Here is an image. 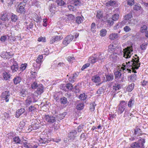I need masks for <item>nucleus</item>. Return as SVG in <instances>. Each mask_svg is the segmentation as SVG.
Returning a JSON list of instances; mask_svg holds the SVG:
<instances>
[{
	"instance_id": "obj_1",
	"label": "nucleus",
	"mask_w": 148,
	"mask_h": 148,
	"mask_svg": "<svg viewBox=\"0 0 148 148\" xmlns=\"http://www.w3.org/2000/svg\"><path fill=\"white\" fill-rule=\"evenodd\" d=\"M136 57L133 56L130 61L126 62V65L128 66L132 70V72L136 73L135 69H138L140 66V63H139V58L136 54L134 55Z\"/></svg>"
},
{
	"instance_id": "obj_2",
	"label": "nucleus",
	"mask_w": 148,
	"mask_h": 148,
	"mask_svg": "<svg viewBox=\"0 0 148 148\" xmlns=\"http://www.w3.org/2000/svg\"><path fill=\"white\" fill-rule=\"evenodd\" d=\"M117 70L114 72L115 79L118 80V79H121V80L120 81L123 82V81L124 77L122 76L121 71L122 70L128 71V73H131L132 71L131 69L127 65L122 66L121 65H119L117 67Z\"/></svg>"
},
{
	"instance_id": "obj_3",
	"label": "nucleus",
	"mask_w": 148,
	"mask_h": 148,
	"mask_svg": "<svg viewBox=\"0 0 148 148\" xmlns=\"http://www.w3.org/2000/svg\"><path fill=\"white\" fill-rule=\"evenodd\" d=\"M145 140L144 138L140 137V139L137 142L133 143L130 146L132 148H145Z\"/></svg>"
},
{
	"instance_id": "obj_4",
	"label": "nucleus",
	"mask_w": 148,
	"mask_h": 148,
	"mask_svg": "<svg viewBox=\"0 0 148 148\" xmlns=\"http://www.w3.org/2000/svg\"><path fill=\"white\" fill-rule=\"evenodd\" d=\"M127 103V101H120L118 107V112L119 113L121 114L123 113L126 108Z\"/></svg>"
},
{
	"instance_id": "obj_5",
	"label": "nucleus",
	"mask_w": 148,
	"mask_h": 148,
	"mask_svg": "<svg viewBox=\"0 0 148 148\" xmlns=\"http://www.w3.org/2000/svg\"><path fill=\"white\" fill-rule=\"evenodd\" d=\"M133 51L132 47H128L123 50L124 57L128 58H130L131 56V53Z\"/></svg>"
},
{
	"instance_id": "obj_6",
	"label": "nucleus",
	"mask_w": 148,
	"mask_h": 148,
	"mask_svg": "<svg viewBox=\"0 0 148 148\" xmlns=\"http://www.w3.org/2000/svg\"><path fill=\"white\" fill-rule=\"evenodd\" d=\"M57 117L56 115L55 116L51 115H45V118L46 121L50 124H52L56 122L57 119Z\"/></svg>"
},
{
	"instance_id": "obj_7",
	"label": "nucleus",
	"mask_w": 148,
	"mask_h": 148,
	"mask_svg": "<svg viewBox=\"0 0 148 148\" xmlns=\"http://www.w3.org/2000/svg\"><path fill=\"white\" fill-rule=\"evenodd\" d=\"M26 4L19 3L16 8V11L21 14H24L25 10V7Z\"/></svg>"
},
{
	"instance_id": "obj_8",
	"label": "nucleus",
	"mask_w": 148,
	"mask_h": 148,
	"mask_svg": "<svg viewBox=\"0 0 148 148\" xmlns=\"http://www.w3.org/2000/svg\"><path fill=\"white\" fill-rule=\"evenodd\" d=\"M43 57L42 55H39L38 57L37 58L36 60V62L38 64L35 63H34L33 66L36 68V69H39L40 68L41 64L42 62Z\"/></svg>"
},
{
	"instance_id": "obj_9",
	"label": "nucleus",
	"mask_w": 148,
	"mask_h": 148,
	"mask_svg": "<svg viewBox=\"0 0 148 148\" xmlns=\"http://www.w3.org/2000/svg\"><path fill=\"white\" fill-rule=\"evenodd\" d=\"M14 54L12 52H3L0 54V56L5 59H9L12 58Z\"/></svg>"
},
{
	"instance_id": "obj_10",
	"label": "nucleus",
	"mask_w": 148,
	"mask_h": 148,
	"mask_svg": "<svg viewBox=\"0 0 148 148\" xmlns=\"http://www.w3.org/2000/svg\"><path fill=\"white\" fill-rule=\"evenodd\" d=\"M74 38V36L71 35L67 36L64 39L62 42L63 45H67L71 42Z\"/></svg>"
},
{
	"instance_id": "obj_11",
	"label": "nucleus",
	"mask_w": 148,
	"mask_h": 148,
	"mask_svg": "<svg viewBox=\"0 0 148 148\" xmlns=\"http://www.w3.org/2000/svg\"><path fill=\"white\" fill-rule=\"evenodd\" d=\"M10 96V92L8 91L3 92L2 93L1 95L2 98L5 100L6 102H8L9 101Z\"/></svg>"
},
{
	"instance_id": "obj_12",
	"label": "nucleus",
	"mask_w": 148,
	"mask_h": 148,
	"mask_svg": "<svg viewBox=\"0 0 148 148\" xmlns=\"http://www.w3.org/2000/svg\"><path fill=\"white\" fill-rule=\"evenodd\" d=\"M106 5L107 7L112 6L113 7H116L118 6L117 2L116 1L112 0L108 1L106 3Z\"/></svg>"
},
{
	"instance_id": "obj_13",
	"label": "nucleus",
	"mask_w": 148,
	"mask_h": 148,
	"mask_svg": "<svg viewBox=\"0 0 148 148\" xmlns=\"http://www.w3.org/2000/svg\"><path fill=\"white\" fill-rule=\"evenodd\" d=\"M105 76L106 79L104 77V79L103 80V82H107L108 81H111L114 79V76L112 73H108L106 74Z\"/></svg>"
},
{
	"instance_id": "obj_14",
	"label": "nucleus",
	"mask_w": 148,
	"mask_h": 148,
	"mask_svg": "<svg viewBox=\"0 0 148 148\" xmlns=\"http://www.w3.org/2000/svg\"><path fill=\"white\" fill-rule=\"evenodd\" d=\"M37 90L35 92V94H36L38 95H40L44 92V87L41 84H39V85L36 88Z\"/></svg>"
},
{
	"instance_id": "obj_15",
	"label": "nucleus",
	"mask_w": 148,
	"mask_h": 148,
	"mask_svg": "<svg viewBox=\"0 0 148 148\" xmlns=\"http://www.w3.org/2000/svg\"><path fill=\"white\" fill-rule=\"evenodd\" d=\"M51 141L50 139H47L46 138H40L39 140V144L40 145H42V144L47 145Z\"/></svg>"
},
{
	"instance_id": "obj_16",
	"label": "nucleus",
	"mask_w": 148,
	"mask_h": 148,
	"mask_svg": "<svg viewBox=\"0 0 148 148\" xmlns=\"http://www.w3.org/2000/svg\"><path fill=\"white\" fill-rule=\"evenodd\" d=\"M11 69L13 73H15L18 71H19V67L17 63L15 61V63L11 66Z\"/></svg>"
},
{
	"instance_id": "obj_17",
	"label": "nucleus",
	"mask_w": 148,
	"mask_h": 148,
	"mask_svg": "<svg viewBox=\"0 0 148 148\" xmlns=\"http://www.w3.org/2000/svg\"><path fill=\"white\" fill-rule=\"evenodd\" d=\"M132 12H130L127 14H125L124 16L123 20V21H124L126 24L127 22L129 19L132 17Z\"/></svg>"
},
{
	"instance_id": "obj_18",
	"label": "nucleus",
	"mask_w": 148,
	"mask_h": 148,
	"mask_svg": "<svg viewBox=\"0 0 148 148\" xmlns=\"http://www.w3.org/2000/svg\"><path fill=\"white\" fill-rule=\"evenodd\" d=\"M125 22L124 21H122L121 22H119L114 27V29H117L121 28L122 26L125 25Z\"/></svg>"
},
{
	"instance_id": "obj_19",
	"label": "nucleus",
	"mask_w": 148,
	"mask_h": 148,
	"mask_svg": "<svg viewBox=\"0 0 148 148\" xmlns=\"http://www.w3.org/2000/svg\"><path fill=\"white\" fill-rule=\"evenodd\" d=\"M119 48H117L116 45V44H112L108 46V51L109 52H111V51L119 50Z\"/></svg>"
},
{
	"instance_id": "obj_20",
	"label": "nucleus",
	"mask_w": 148,
	"mask_h": 148,
	"mask_svg": "<svg viewBox=\"0 0 148 148\" xmlns=\"http://www.w3.org/2000/svg\"><path fill=\"white\" fill-rule=\"evenodd\" d=\"M119 9L118 8H116L115 9V11H117V12H117V13L114 14L112 16V18L113 20L114 21H117L119 17V15L118 14L119 13Z\"/></svg>"
},
{
	"instance_id": "obj_21",
	"label": "nucleus",
	"mask_w": 148,
	"mask_h": 148,
	"mask_svg": "<svg viewBox=\"0 0 148 148\" xmlns=\"http://www.w3.org/2000/svg\"><path fill=\"white\" fill-rule=\"evenodd\" d=\"M69 1L71 4H73L75 6L80 5L81 4V1L79 0H69Z\"/></svg>"
},
{
	"instance_id": "obj_22",
	"label": "nucleus",
	"mask_w": 148,
	"mask_h": 148,
	"mask_svg": "<svg viewBox=\"0 0 148 148\" xmlns=\"http://www.w3.org/2000/svg\"><path fill=\"white\" fill-rule=\"evenodd\" d=\"M92 80L95 83L100 82L101 81L100 77L97 75H94L92 76Z\"/></svg>"
},
{
	"instance_id": "obj_23",
	"label": "nucleus",
	"mask_w": 148,
	"mask_h": 148,
	"mask_svg": "<svg viewBox=\"0 0 148 148\" xmlns=\"http://www.w3.org/2000/svg\"><path fill=\"white\" fill-rule=\"evenodd\" d=\"M25 110L23 108H22L18 110L16 112V117L17 118H18L20 116H21L22 114L23 113L25 112Z\"/></svg>"
},
{
	"instance_id": "obj_24",
	"label": "nucleus",
	"mask_w": 148,
	"mask_h": 148,
	"mask_svg": "<svg viewBox=\"0 0 148 148\" xmlns=\"http://www.w3.org/2000/svg\"><path fill=\"white\" fill-rule=\"evenodd\" d=\"M141 131L139 128H136L134 130V133L133 134L134 137L136 136H140L141 134Z\"/></svg>"
},
{
	"instance_id": "obj_25",
	"label": "nucleus",
	"mask_w": 148,
	"mask_h": 148,
	"mask_svg": "<svg viewBox=\"0 0 148 148\" xmlns=\"http://www.w3.org/2000/svg\"><path fill=\"white\" fill-rule=\"evenodd\" d=\"M13 141L16 144H22L23 142L20 140L18 136H15L12 138Z\"/></svg>"
},
{
	"instance_id": "obj_26",
	"label": "nucleus",
	"mask_w": 148,
	"mask_h": 148,
	"mask_svg": "<svg viewBox=\"0 0 148 148\" xmlns=\"http://www.w3.org/2000/svg\"><path fill=\"white\" fill-rule=\"evenodd\" d=\"M10 18L12 22H15L18 20V17L17 15L12 13L11 14Z\"/></svg>"
},
{
	"instance_id": "obj_27",
	"label": "nucleus",
	"mask_w": 148,
	"mask_h": 148,
	"mask_svg": "<svg viewBox=\"0 0 148 148\" xmlns=\"http://www.w3.org/2000/svg\"><path fill=\"white\" fill-rule=\"evenodd\" d=\"M77 133L76 130H73L69 134V136L71 139H73L75 137Z\"/></svg>"
},
{
	"instance_id": "obj_28",
	"label": "nucleus",
	"mask_w": 148,
	"mask_h": 148,
	"mask_svg": "<svg viewBox=\"0 0 148 148\" xmlns=\"http://www.w3.org/2000/svg\"><path fill=\"white\" fill-rule=\"evenodd\" d=\"M60 103L63 105H65L69 103V102L67 100V98L65 97H62L60 99Z\"/></svg>"
},
{
	"instance_id": "obj_29",
	"label": "nucleus",
	"mask_w": 148,
	"mask_h": 148,
	"mask_svg": "<svg viewBox=\"0 0 148 148\" xmlns=\"http://www.w3.org/2000/svg\"><path fill=\"white\" fill-rule=\"evenodd\" d=\"M135 100L134 99H130L127 103V106L129 108H132L134 104Z\"/></svg>"
},
{
	"instance_id": "obj_30",
	"label": "nucleus",
	"mask_w": 148,
	"mask_h": 148,
	"mask_svg": "<svg viewBox=\"0 0 148 148\" xmlns=\"http://www.w3.org/2000/svg\"><path fill=\"white\" fill-rule=\"evenodd\" d=\"M136 19H130L129 20H128L127 21V25H129L130 26H134L136 24Z\"/></svg>"
},
{
	"instance_id": "obj_31",
	"label": "nucleus",
	"mask_w": 148,
	"mask_h": 148,
	"mask_svg": "<svg viewBox=\"0 0 148 148\" xmlns=\"http://www.w3.org/2000/svg\"><path fill=\"white\" fill-rule=\"evenodd\" d=\"M13 80L14 84L17 85L21 82V78L19 77H16L14 78Z\"/></svg>"
},
{
	"instance_id": "obj_32",
	"label": "nucleus",
	"mask_w": 148,
	"mask_h": 148,
	"mask_svg": "<svg viewBox=\"0 0 148 148\" xmlns=\"http://www.w3.org/2000/svg\"><path fill=\"white\" fill-rule=\"evenodd\" d=\"M118 37V34L113 33L111 34L109 36V38L111 40H114L117 38Z\"/></svg>"
},
{
	"instance_id": "obj_33",
	"label": "nucleus",
	"mask_w": 148,
	"mask_h": 148,
	"mask_svg": "<svg viewBox=\"0 0 148 148\" xmlns=\"http://www.w3.org/2000/svg\"><path fill=\"white\" fill-rule=\"evenodd\" d=\"M90 30L92 32L95 33L96 32V26L95 23H92L90 26Z\"/></svg>"
},
{
	"instance_id": "obj_34",
	"label": "nucleus",
	"mask_w": 148,
	"mask_h": 148,
	"mask_svg": "<svg viewBox=\"0 0 148 148\" xmlns=\"http://www.w3.org/2000/svg\"><path fill=\"white\" fill-rule=\"evenodd\" d=\"M112 88L114 90L116 91L119 90L121 88V86L120 84L116 83L114 84Z\"/></svg>"
},
{
	"instance_id": "obj_35",
	"label": "nucleus",
	"mask_w": 148,
	"mask_h": 148,
	"mask_svg": "<svg viewBox=\"0 0 148 148\" xmlns=\"http://www.w3.org/2000/svg\"><path fill=\"white\" fill-rule=\"evenodd\" d=\"M84 106V104L83 103H79L76 106V108L78 110H82Z\"/></svg>"
},
{
	"instance_id": "obj_36",
	"label": "nucleus",
	"mask_w": 148,
	"mask_h": 148,
	"mask_svg": "<svg viewBox=\"0 0 148 148\" xmlns=\"http://www.w3.org/2000/svg\"><path fill=\"white\" fill-rule=\"evenodd\" d=\"M137 78L136 75L135 74L131 75L130 76L128 77L129 79L131 81L134 82L136 80Z\"/></svg>"
},
{
	"instance_id": "obj_37",
	"label": "nucleus",
	"mask_w": 148,
	"mask_h": 148,
	"mask_svg": "<svg viewBox=\"0 0 148 148\" xmlns=\"http://www.w3.org/2000/svg\"><path fill=\"white\" fill-rule=\"evenodd\" d=\"M56 2L60 6H64L66 4V3L63 0H56Z\"/></svg>"
},
{
	"instance_id": "obj_38",
	"label": "nucleus",
	"mask_w": 148,
	"mask_h": 148,
	"mask_svg": "<svg viewBox=\"0 0 148 148\" xmlns=\"http://www.w3.org/2000/svg\"><path fill=\"white\" fill-rule=\"evenodd\" d=\"M8 15L6 13L2 14L1 17V19L4 21H6L8 19Z\"/></svg>"
},
{
	"instance_id": "obj_39",
	"label": "nucleus",
	"mask_w": 148,
	"mask_h": 148,
	"mask_svg": "<svg viewBox=\"0 0 148 148\" xmlns=\"http://www.w3.org/2000/svg\"><path fill=\"white\" fill-rule=\"evenodd\" d=\"M83 17L80 16L77 17L76 18V22L78 24L81 23L83 21Z\"/></svg>"
},
{
	"instance_id": "obj_40",
	"label": "nucleus",
	"mask_w": 148,
	"mask_h": 148,
	"mask_svg": "<svg viewBox=\"0 0 148 148\" xmlns=\"http://www.w3.org/2000/svg\"><path fill=\"white\" fill-rule=\"evenodd\" d=\"M134 83H132L130 84L127 87V90L129 92H131L134 88Z\"/></svg>"
},
{
	"instance_id": "obj_41",
	"label": "nucleus",
	"mask_w": 148,
	"mask_h": 148,
	"mask_svg": "<svg viewBox=\"0 0 148 148\" xmlns=\"http://www.w3.org/2000/svg\"><path fill=\"white\" fill-rule=\"evenodd\" d=\"M3 77L4 79L5 80H7L10 78V75L7 72H5L3 73Z\"/></svg>"
},
{
	"instance_id": "obj_42",
	"label": "nucleus",
	"mask_w": 148,
	"mask_h": 148,
	"mask_svg": "<svg viewBox=\"0 0 148 148\" xmlns=\"http://www.w3.org/2000/svg\"><path fill=\"white\" fill-rule=\"evenodd\" d=\"M103 13L100 10L97 11L96 15V17L97 18L100 19L101 18L103 17Z\"/></svg>"
},
{
	"instance_id": "obj_43",
	"label": "nucleus",
	"mask_w": 148,
	"mask_h": 148,
	"mask_svg": "<svg viewBox=\"0 0 148 148\" xmlns=\"http://www.w3.org/2000/svg\"><path fill=\"white\" fill-rule=\"evenodd\" d=\"M107 31L105 29H103L100 30V35L102 37L105 36L106 34Z\"/></svg>"
},
{
	"instance_id": "obj_44",
	"label": "nucleus",
	"mask_w": 148,
	"mask_h": 148,
	"mask_svg": "<svg viewBox=\"0 0 148 148\" xmlns=\"http://www.w3.org/2000/svg\"><path fill=\"white\" fill-rule=\"evenodd\" d=\"M3 119L5 121L9 120L10 117L9 114L6 112L4 113V116L3 117Z\"/></svg>"
},
{
	"instance_id": "obj_45",
	"label": "nucleus",
	"mask_w": 148,
	"mask_h": 148,
	"mask_svg": "<svg viewBox=\"0 0 148 148\" xmlns=\"http://www.w3.org/2000/svg\"><path fill=\"white\" fill-rule=\"evenodd\" d=\"M87 97V95H86L84 93L80 95L79 97V98L81 100H84Z\"/></svg>"
},
{
	"instance_id": "obj_46",
	"label": "nucleus",
	"mask_w": 148,
	"mask_h": 148,
	"mask_svg": "<svg viewBox=\"0 0 148 148\" xmlns=\"http://www.w3.org/2000/svg\"><path fill=\"white\" fill-rule=\"evenodd\" d=\"M34 15L33 19L34 21L37 23L41 21V18L39 17L37 14H34Z\"/></svg>"
},
{
	"instance_id": "obj_47",
	"label": "nucleus",
	"mask_w": 148,
	"mask_h": 148,
	"mask_svg": "<svg viewBox=\"0 0 148 148\" xmlns=\"http://www.w3.org/2000/svg\"><path fill=\"white\" fill-rule=\"evenodd\" d=\"M63 86H66V88L69 90H71L73 88V86L70 83H68L66 84V85L64 84H63Z\"/></svg>"
},
{
	"instance_id": "obj_48",
	"label": "nucleus",
	"mask_w": 148,
	"mask_h": 148,
	"mask_svg": "<svg viewBox=\"0 0 148 148\" xmlns=\"http://www.w3.org/2000/svg\"><path fill=\"white\" fill-rule=\"evenodd\" d=\"M147 29V27L146 25H144L142 26L141 27L140 30L141 32L144 33L145 32Z\"/></svg>"
},
{
	"instance_id": "obj_49",
	"label": "nucleus",
	"mask_w": 148,
	"mask_h": 148,
	"mask_svg": "<svg viewBox=\"0 0 148 148\" xmlns=\"http://www.w3.org/2000/svg\"><path fill=\"white\" fill-rule=\"evenodd\" d=\"M66 112H63L61 114H60L59 116H58L57 119H58V121L59 119L60 120H61L64 118L65 116L66 115Z\"/></svg>"
},
{
	"instance_id": "obj_50",
	"label": "nucleus",
	"mask_w": 148,
	"mask_h": 148,
	"mask_svg": "<svg viewBox=\"0 0 148 148\" xmlns=\"http://www.w3.org/2000/svg\"><path fill=\"white\" fill-rule=\"evenodd\" d=\"M135 1L134 0H127V4L131 6L134 5L135 3Z\"/></svg>"
},
{
	"instance_id": "obj_51",
	"label": "nucleus",
	"mask_w": 148,
	"mask_h": 148,
	"mask_svg": "<svg viewBox=\"0 0 148 148\" xmlns=\"http://www.w3.org/2000/svg\"><path fill=\"white\" fill-rule=\"evenodd\" d=\"M27 66L26 64H22L21 65L20 67L19 68V71H23L26 68Z\"/></svg>"
},
{
	"instance_id": "obj_52",
	"label": "nucleus",
	"mask_w": 148,
	"mask_h": 148,
	"mask_svg": "<svg viewBox=\"0 0 148 148\" xmlns=\"http://www.w3.org/2000/svg\"><path fill=\"white\" fill-rule=\"evenodd\" d=\"M66 16L68 17V19L69 21L73 20L75 18L74 16L71 14H68L66 15Z\"/></svg>"
},
{
	"instance_id": "obj_53",
	"label": "nucleus",
	"mask_w": 148,
	"mask_h": 148,
	"mask_svg": "<svg viewBox=\"0 0 148 148\" xmlns=\"http://www.w3.org/2000/svg\"><path fill=\"white\" fill-rule=\"evenodd\" d=\"M39 85V84H38L37 83L34 82L31 84V86L32 89H35Z\"/></svg>"
},
{
	"instance_id": "obj_54",
	"label": "nucleus",
	"mask_w": 148,
	"mask_h": 148,
	"mask_svg": "<svg viewBox=\"0 0 148 148\" xmlns=\"http://www.w3.org/2000/svg\"><path fill=\"white\" fill-rule=\"evenodd\" d=\"M147 45V43H143L140 45V48L143 50H145L146 49Z\"/></svg>"
},
{
	"instance_id": "obj_55",
	"label": "nucleus",
	"mask_w": 148,
	"mask_h": 148,
	"mask_svg": "<svg viewBox=\"0 0 148 148\" xmlns=\"http://www.w3.org/2000/svg\"><path fill=\"white\" fill-rule=\"evenodd\" d=\"M84 125L83 124H80L77 127V132H81L83 129Z\"/></svg>"
},
{
	"instance_id": "obj_56",
	"label": "nucleus",
	"mask_w": 148,
	"mask_h": 148,
	"mask_svg": "<svg viewBox=\"0 0 148 148\" xmlns=\"http://www.w3.org/2000/svg\"><path fill=\"white\" fill-rule=\"evenodd\" d=\"M56 9V5L54 4H51V6L49 8V10L50 12H53L55 11Z\"/></svg>"
},
{
	"instance_id": "obj_57",
	"label": "nucleus",
	"mask_w": 148,
	"mask_h": 148,
	"mask_svg": "<svg viewBox=\"0 0 148 148\" xmlns=\"http://www.w3.org/2000/svg\"><path fill=\"white\" fill-rule=\"evenodd\" d=\"M96 106V104L95 103L93 104H90V109L91 112H93L94 111L95 107Z\"/></svg>"
},
{
	"instance_id": "obj_58",
	"label": "nucleus",
	"mask_w": 148,
	"mask_h": 148,
	"mask_svg": "<svg viewBox=\"0 0 148 148\" xmlns=\"http://www.w3.org/2000/svg\"><path fill=\"white\" fill-rule=\"evenodd\" d=\"M38 99V96H37L36 94L34 95L32 97V102L34 103H35L37 101Z\"/></svg>"
},
{
	"instance_id": "obj_59",
	"label": "nucleus",
	"mask_w": 148,
	"mask_h": 148,
	"mask_svg": "<svg viewBox=\"0 0 148 148\" xmlns=\"http://www.w3.org/2000/svg\"><path fill=\"white\" fill-rule=\"evenodd\" d=\"M114 21L112 18H109L107 20L108 23L110 25H112L114 23Z\"/></svg>"
},
{
	"instance_id": "obj_60",
	"label": "nucleus",
	"mask_w": 148,
	"mask_h": 148,
	"mask_svg": "<svg viewBox=\"0 0 148 148\" xmlns=\"http://www.w3.org/2000/svg\"><path fill=\"white\" fill-rule=\"evenodd\" d=\"M140 8L141 6L137 4H135L133 7L134 10L136 11L140 10Z\"/></svg>"
},
{
	"instance_id": "obj_61",
	"label": "nucleus",
	"mask_w": 148,
	"mask_h": 148,
	"mask_svg": "<svg viewBox=\"0 0 148 148\" xmlns=\"http://www.w3.org/2000/svg\"><path fill=\"white\" fill-rule=\"evenodd\" d=\"M123 29L124 31L126 32H128L131 30L129 26L127 25L125 26L123 28Z\"/></svg>"
},
{
	"instance_id": "obj_62",
	"label": "nucleus",
	"mask_w": 148,
	"mask_h": 148,
	"mask_svg": "<svg viewBox=\"0 0 148 148\" xmlns=\"http://www.w3.org/2000/svg\"><path fill=\"white\" fill-rule=\"evenodd\" d=\"M104 90L103 87H100L99 90L97 91L96 93L97 94H101L103 91Z\"/></svg>"
},
{
	"instance_id": "obj_63",
	"label": "nucleus",
	"mask_w": 148,
	"mask_h": 148,
	"mask_svg": "<svg viewBox=\"0 0 148 148\" xmlns=\"http://www.w3.org/2000/svg\"><path fill=\"white\" fill-rule=\"evenodd\" d=\"M57 38H56L55 36L52 37L50 41L51 44H52L55 41H57Z\"/></svg>"
},
{
	"instance_id": "obj_64",
	"label": "nucleus",
	"mask_w": 148,
	"mask_h": 148,
	"mask_svg": "<svg viewBox=\"0 0 148 148\" xmlns=\"http://www.w3.org/2000/svg\"><path fill=\"white\" fill-rule=\"evenodd\" d=\"M97 60H103L105 57L103 54L100 53L98 57H96Z\"/></svg>"
}]
</instances>
